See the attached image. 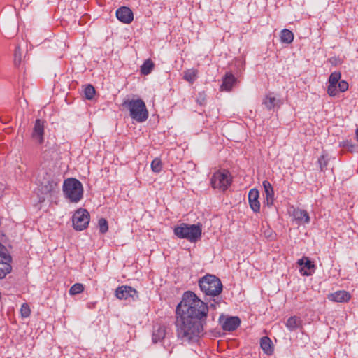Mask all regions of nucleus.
<instances>
[{
  "label": "nucleus",
  "mask_w": 358,
  "mask_h": 358,
  "mask_svg": "<svg viewBox=\"0 0 358 358\" xmlns=\"http://www.w3.org/2000/svg\"><path fill=\"white\" fill-rule=\"evenodd\" d=\"M241 324V320L238 317L231 316L227 317L222 324V327L224 331H233L236 330Z\"/></svg>",
  "instance_id": "14"
},
{
  "label": "nucleus",
  "mask_w": 358,
  "mask_h": 358,
  "mask_svg": "<svg viewBox=\"0 0 358 358\" xmlns=\"http://www.w3.org/2000/svg\"><path fill=\"white\" fill-rule=\"evenodd\" d=\"M328 299L335 302L345 303L350 299V294L347 291L340 290L329 295Z\"/></svg>",
  "instance_id": "15"
},
{
  "label": "nucleus",
  "mask_w": 358,
  "mask_h": 358,
  "mask_svg": "<svg viewBox=\"0 0 358 358\" xmlns=\"http://www.w3.org/2000/svg\"><path fill=\"white\" fill-rule=\"evenodd\" d=\"M63 192L70 201L77 203L83 196L82 183L76 178H68L64 182Z\"/></svg>",
  "instance_id": "5"
},
{
  "label": "nucleus",
  "mask_w": 358,
  "mask_h": 358,
  "mask_svg": "<svg viewBox=\"0 0 358 358\" xmlns=\"http://www.w3.org/2000/svg\"><path fill=\"white\" fill-rule=\"evenodd\" d=\"M99 230H100L101 233H105L108 229V222L103 218H101L99 220Z\"/></svg>",
  "instance_id": "34"
},
{
  "label": "nucleus",
  "mask_w": 358,
  "mask_h": 358,
  "mask_svg": "<svg viewBox=\"0 0 358 358\" xmlns=\"http://www.w3.org/2000/svg\"><path fill=\"white\" fill-rule=\"evenodd\" d=\"M38 187L37 195L38 203H43L48 198V196H52L58 190V180L50 175L46 174L43 179L38 176L37 178Z\"/></svg>",
  "instance_id": "3"
},
{
  "label": "nucleus",
  "mask_w": 358,
  "mask_h": 358,
  "mask_svg": "<svg viewBox=\"0 0 358 358\" xmlns=\"http://www.w3.org/2000/svg\"><path fill=\"white\" fill-rule=\"evenodd\" d=\"M165 336V329L162 327H158L154 329L152 333V341L156 343L163 339Z\"/></svg>",
  "instance_id": "21"
},
{
  "label": "nucleus",
  "mask_w": 358,
  "mask_h": 358,
  "mask_svg": "<svg viewBox=\"0 0 358 358\" xmlns=\"http://www.w3.org/2000/svg\"><path fill=\"white\" fill-rule=\"evenodd\" d=\"M84 290V286L81 283H76L73 286L71 287L69 289V294L70 295H76L81 292H83Z\"/></svg>",
  "instance_id": "26"
},
{
  "label": "nucleus",
  "mask_w": 358,
  "mask_h": 358,
  "mask_svg": "<svg viewBox=\"0 0 358 358\" xmlns=\"http://www.w3.org/2000/svg\"><path fill=\"white\" fill-rule=\"evenodd\" d=\"M259 194L257 189H252L248 193V201L251 209L255 213H258L260 210V203L258 200Z\"/></svg>",
  "instance_id": "13"
},
{
  "label": "nucleus",
  "mask_w": 358,
  "mask_h": 358,
  "mask_svg": "<svg viewBox=\"0 0 358 358\" xmlns=\"http://www.w3.org/2000/svg\"><path fill=\"white\" fill-rule=\"evenodd\" d=\"M274 201V196H266L264 203L266 204L268 207H271L273 205Z\"/></svg>",
  "instance_id": "37"
},
{
  "label": "nucleus",
  "mask_w": 358,
  "mask_h": 358,
  "mask_svg": "<svg viewBox=\"0 0 358 358\" xmlns=\"http://www.w3.org/2000/svg\"><path fill=\"white\" fill-rule=\"evenodd\" d=\"M115 296L119 299H133L137 297V292L129 286H121L115 290Z\"/></svg>",
  "instance_id": "11"
},
{
  "label": "nucleus",
  "mask_w": 358,
  "mask_h": 358,
  "mask_svg": "<svg viewBox=\"0 0 358 358\" xmlns=\"http://www.w3.org/2000/svg\"><path fill=\"white\" fill-rule=\"evenodd\" d=\"M294 217L296 220L308 223L310 222V217L308 213L305 210L297 209L294 211Z\"/></svg>",
  "instance_id": "18"
},
{
  "label": "nucleus",
  "mask_w": 358,
  "mask_h": 358,
  "mask_svg": "<svg viewBox=\"0 0 358 358\" xmlns=\"http://www.w3.org/2000/svg\"><path fill=\"white\" fill-rule=\"evenodd\" d=\"M329 159L326 154L323 153L318 159V164L321 171H324L328 164Z\"/></svg>",
  "instance_id": "30"
},
{
  "label": "nucleus",
  "mask_w": 358,
  "mask_h": 358,
  "mask_svg": "<svg viewBox=\"0 0 358 358\" xmlns=\"http://www.w3.org/2000/svg\"><path fill=\"white\" fill-rule=\"evenodd\" d=\"M262 185L266 196H274L273 187L268 180L263 181Z\"/></svg>",
  "instance_id": "25"
},
{
  "label": "nucleus",
  "mask_w": 358,
  "mask_h": 358,
  "mask_svg": "<svg viewBox=\"0 0 358 358\" xmlns=\"http://www.w3.org/2000/svg\"><path fill=\"white\" fill-rule=\"evenodd\" d=\"M338 92H344L348 89V83L345 80H341L338 84Z\"/></svg>",
  "instance_id": "36"
},
{
  "label": "nucleus",
  "mask_w": 358,
  "mask_h": 358,
  "mask_svg": "<svg viewBox=\"0 0 358 358\" xmlns=\"http://www.w3.org/2000/svg\"><path fill=\"white\" fill-rule=\"evenodd\" d=\"M275 101V97L266 96V98L265 99L263 103L266 106V107L268 109L271 110V108H273L274 107Z\"/></svg>",
  "instance_id": "33"
},
{
  "label": "nucleus",
  "mask_w": 358,
  "mask_h": 358,
  "mask_svg": "<svg viewBox=\"0 0 358 358\" xmlns=\"http://www.w3.org/2000/svg\"><path fill=\"white\" fill-rule=\"evenodd\" d=\"M201 291L206 295L215 297L220 295L223 289L221 280L214 275L207 274L199 280Z\"/></svg>",
  "instance_id": "4"
},
{
  "label": "nucleus",
  "mask_w": 358,
  "mask_h": 358,
  "mask_svg": "<svg viewBox=\"0 0 358 358\" xmlns=\"http://www.w3.org/2000/svg\"><path fill=\"white\" fill-rule=\"evenodd\" d=\"M178 338L182 342H195L203 334L208 306L195 293L187 291L176 309Z\"/></svg>",
  "instance_id": "1"
},
{
  "label": "nucleus",
  "mask_w": 358,
  "mask_h": 358,
  "mask_svg": "<svg viewBox=\"0 0 358 358\" xmlns=\"http://www.w3.org/2000/svg\"><path fill=\"white\" fill-rule=\"evenodd\" d=\"M20 313L23 317H27L31 313L29 306L27 303H23L20 308Z\"/></svg>",
  "instance_id": "35"
},
{
  "label": "nucleus",
  "mask_w": 358,
  "mask_h": 358,
  "mask_svg": "<svg viewBox=\"0 0 358 358\" xmlns=\"http://www.w3.org/2000/svg\"><path fill=\"white\" fill-rule=\"evenodd\" d=\"M10 257L6 254V248L0 244V263H6L10 261Z\"/></svg>",
  "instance_id": "31"
},
{
  "label": "nucleus",
  "mask_w": 358,
  "mask_h": 358,
  "mask_svg": "<svg viewBox=\"0 0 358 358\" xmlns=\"http://www.w3.org/2000/svg\"><path fill=\"white\" fill-rule=\"evenodd\" d=\"M115 15L119 21L124 24H129L134 19L131 10L125 6L118 8L115 12Z\"/></svg>",
  "instance_id": "12"
},
{
  "label": "nucleus",
  "mask_w": 358,
  "mask_h": 358,
  "mask_svg": "<svg viewBox=\"0 0 358 358\" xmlns=\"http://www.w3.org/2000/svg\"><path fill=\"white\" fill-rule=\"evenodd\" d=\"M220 301H216V299H213V303H210L208 306V309L210 308H213V310L216 309L217 305H219Z\"/></svg>",
  "instance_id": "38"
},
{
  "label": "nucleus",
  "mask_w": 358,
  "mask_h": 358,
  "mask_svg": "<svg viewBox=\"0 0 358 358\" xmlns=\"http://www.w3.org/2000/svg\"><path fill=\"white\" fill-rule=\"evenodd\" d=\"M154 68V63L150 59H146L141 66V72L143 75H148Z\"/></svg>",
  "instance_id": "22"
},
{
  "label": "nucleus",
  "mask_w": 358,
  "mask_h": 358,
  "mask_svg": "<svg viewBox=\"0 0 358 358\" xmlns=\"http://www.w3.org/2000/svg\"><path fill=\"white\" fill-rule=\"evenodd\" d=\"M22 62V50L19 46H17L14 52V64L15 66L20 65Z\"/></svg>",
  "instance_id": "29"
},
{
  "label": "nucleus",
  "mask_w": 358,
  "mask_h": 358,
  "mask_svg": "<svg viewBox=\"0 0 358 358\" xmlns=\"http://www.w3.org/2000/svg\"><path fill=\"white\" fill-rule=\"evenodd\" d=\"M151 169L153 172L159 173L162 169V160L159 158H155L151 162Z\"/></svg>",
  "instance_id": "27"
},
{
  "label": "nucleus",
  "mask_w": 358,
  "mask_h": 358,
  "mask_svg": "<svg viewBox=\"0 0 358 358\" xmlns=\"http://www.w3.org/2000/svg\"><path fill=\"white\" fill-rule=\"evenodd\" d=\"M301 320L299 317L296 316L290 317L287 319L286 327L290 331H294L301 326Z\"/></svg>",
  "instance_id": "20"
},
{
  "label": "nucleus",
  "mask_w": 358,
  "mask_h": 358,
  "mask_svg": "<svg viewBox=\"0 0 358 358\" xmlns=\"http://www.w3.org/2000/svg\"><path fill=\"white\" fill-rule=\"evenodd\" d=\"M231 178L229 171L224 170L223 171L215 172L211 178V185L214 189H220L223 191L226 190L231 185Z\"/></svg>",
  "instance_id": "7"
},
{
  "label": "nucleus",
  "mask_w": 358,
  "mask_h": 358,
  "mask_svg": "<svg viewBox=\"0 0 358 358\" xmlns=\"http://www.w3.org/2000/svg\"><path fill=\"white\" fill-rule=\"evenodd\" d=\"M173 233L180 239H187L191 243H196L201 237L202 225L200 223L193 224L181 223L174 227Z\"/></svg>",
  "instance_id": "2"
},
{
  "label": "nucleus",
  "mask_w": 358,
  "mask_h": 358,
  "mask_svg": "<svg viewBox=\"0 0 358 358\" xmlns=\"http://www.w3.org/2000/svg\"><path fill=\"white\" fill-rule=\"evenodd\" d=\"M73 225L76 230L85 229L90 222V214L87 210L80 208L75 212L72 217Z\"/></svg>",
  "instance_id": "8"
},
{
  "label": "nucleus",
  "mask_w": 358,
  "mask_h": 358,
  "mask_svg": "<svg viewBox=\"0 0 358 358\" xmlns=\"http://www.w3.org/2000/svg\"><path fill=\"white\" fill-rule=\"evenodd\" d=\"M45 121L41 119L35 120L31 132L32 139L41 145L44 142Z\"/></svg>",
  "instance_id": "9"
},
{
  "label": "nucleus",
  "mask_w": 358,
  "mask_h": 358,
  "mask_svg": "<svg viewBox=\"0 0 358 358\" xmlns=\"http://www.w3.org/2000/svg\"><path fill=\"white\" fill-rule=\"evenodd\" d=\"M341 74L339 71L331 73L329 77V83L332 85H338L340 82Z\"/></svg>",
  "instance_id": "28"
},
{
  "label": "nucleus",
  "mask_w": 358,
  "mask_h": 358,
  "mask_svg": "<svg viewBox=\"0 0 358 358\" xmlns=\"http://www.w3.org/2000/svg\"><path fill=\"white\" fill-rule=\"evenodd\" d=\"M128 107L130 116L133 120L138 122H143L148 119V112L143 100L139 99L131 100L129 101Z\"/></svg>",
  "instance_id": "6"
},
{
  "label": "nucleus",
  "mask_w": 358,
  "mask_h": 358,
  "mask_svg": "<svg viewBox=\"0 0 358 358\" xmlns=\"http://www.w3.org/2000/svg\"><path fill=\"white\" fill-rule=\"evenodd\" d=\"M337 85H332L329 83L327 87V94L330 96H336L338 93V90L337 89Z\"/></svg>",
  "instance_id": "32"
},
{
  "label": "nucleus",
  "mask_w": 358,
  "mask_h": 358,
  "mask_svg": "<svg viewBox=\"0 0 358 358\" xmlns=\"http://www.w3.org/2000/svg\"><path fill=\"white\" fill-rule=\"evenodd\" d=\"M197 71L195 69H189L184 73V79L190 83H193L196 80Z\"/></svg>",
  "instance_id": "23"
},
{
  "label": "nucleus",
  "mask_w": 358,
  "mask_h": 358,
  "mask_svg": "<svg viewBox=\"0 0 358 358\" xmlns=\"http://www.w3.org/2000/svg\"><path fill=\"white\" fill-rule=\"evenodd\" d=\"M280 38L281 43L289 44L294 40V34L290 30L284 29L280 32Z\"/></svg>",
  "instance_id": "19"
},
{
  "label": "nucleus",
  "mask_w": 358,
  "mask_h": 358,
  "mask_svg": "<svg viewBox=\"0 0 358 358\" xmlns=\"http://www.w3.org/2000/svg\"><path fill=\"white\" fill-rule=\"evenodd\" d=\"M297 264L303 266L300 269V273L304 276H308L312 275L315 271V264L310 261V259L307 257H303L301 259L297 261Z\"/></svg>",
  "instance_id": "10"
},
{
  "label": "nucleus",
  "mask_w": 358,
  "mask_h": 358,
  "mask_svg": "<svg viewBox=\"0 0 358 358\" xmlns=\"http://www.w3.org/2000/svg\"><path fill=\"white\" fill-rule=\"evenodd\" d=\"M260 346L262 349V350L266 354V355H272L273 352V348L272 346V341L271 340L267 337L264 336L262 338L261 342H260Z\"/></svg>",
  "instance_id": "17"
},
{
  "label": "nucleus",
  "mask_w": 358,
  "mask_h": 358,
  "mask_svg": "<svg viewBox=\"0 0 358 358\" xmlns=\"http://www.w3.org/2000/svg\"><path fill=\"white\" fill-rule=\"evenodd\" d=\"M355 136H356V140L358 141V129H357L355 130Z\"/></svg>",
  "instance_id": "40"
},
{
  "label": "nucleus",
  "mask_w": 358,
  "mask_h": 358,
  "mask_svg": "<svg viewBox=\"0 0 358 358\" xmlns=\"http://www.w3.org/2000/svg\"><path fill=\"white\" fill-rule=\"evenodd\" d=\"M85 97L87 99L91 100L93 99L95 94V89L92 85H87L85 86L83 90Z\"/></svg>",
  "instance_id": "24"
},
{
  "label": "nucleus",
  "mask_w": 358,
  "mask_h": 358,
  "mask_svg": "<svg viewBox=\"0 0 358 358\" xmlns=\"http://www.w3.org/2000/svg\"><path fill=\"white\" fill-rule=\"evenodd\" d=\"M235 82V77L231 73H227L223 78L221 90L229 91Z\"/></svg>",
  "instance_id": "16"
},
{
  "label": "nucleus",
  "mask_w": 358,
  "mask_h": 358,
  "mask_svg": "<svg viewBox=\"0 0 358 358\" xmlns=\"http://www.w3.org/2000/svg\"><path fill=\"white\" fill-rule=\"evenodd\" d=\"M343 146L353 148L354 145L351 142L345 141V142H343Z\"/></svg>",
  "instance_id": "39"
}]
</instances>
